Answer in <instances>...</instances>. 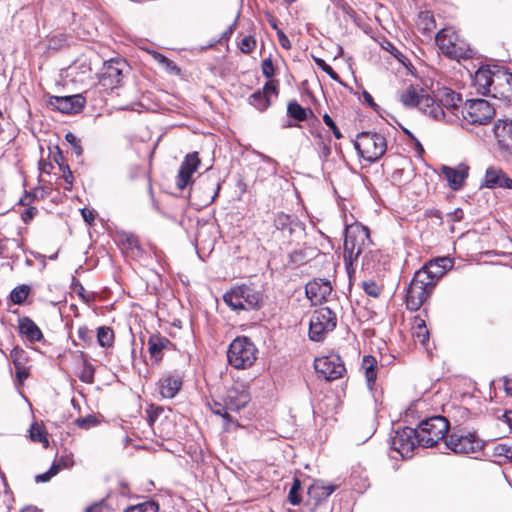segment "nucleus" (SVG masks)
Instances as JSON below:
<instances>
[{"label":"nucleus","mask_w":512,"mask_h":512,"mask_svg":"<svg viewBox=\"0 0 512 512\" xmlns=\"http://www.w3.org/2000/svg\"><path fill=\"white\" fill-rule=\"evenodd\" d=\"M435 260L444 274L453 267V260L449 257H440Z\"/></svg>","instance_id":"obj_53"},{"label":"nucleus","mask_w":512,"mask_h":512,"mask_svg":"<svg viewBox=\"0 0 512 512\" xmlns=\"http://www.w3.org/2000/svg\"><path fill=\"white\" fill-rule=\"evenodd\" d=\"M418 444V435L416 429L404 427L396 431L392 438V448L403 458H410Z\"/></svg>","instance_id":"obj_15"},{"label":"nucleus","mask_w":512,"mask_h":512,"mask_svg":"<svg viewBox=\"0 0 512 512\" xmlns=\"http://www.w3.org/2000/svg\"><path fill=\"white\" fill-rule=\"evenodd\" d=\"M463 120L472 125H486L495 115L493 106L484 99H471L461 108Z\"/></svg>","instance_id":"obj_10"},{"label":"nucleus","mask_w":512,"mask_h":512,"mask_svg":"<svg viewBox=\"0 0 512 512\" xmlns=\"http://www.w3.org/2000/svg\"><path fill=\"white\" fill-rule=\"evenodd\" d=\"M10 357L13 361L15 369H19L21 365H24L26 360L25 351L19 347H15L11 350Z\"/></svg>","instance_id":"obj_42"},{"label":"nucleus","mask_w":512,"mask_h":512,"mask_svg":"<svg viewBox=\"0 0 512 512\" xmlns=\"http://www.w3.org/2000/svg\"><path fill=\"white\" fill-rule=\"evenodd\" d=\"M504 387L506 392L512 395V379L505 380Z\"/></svg>","instance_id":"obj_64"},{"label":"nucleus","mask_w":512,"mask_h":512,"mask_svg":"<svg viewBox=\"0 0 512 512\" xmlns=\"http://www.w3.org/2000/svg\"><path fill=\"white\" fill-rule=\"evenodd\" d=\"M87 512H113V510L103 502H100L89 507Z\"/></svg>","instance_id":"obj_55"},{"label":"nucleus","mask_w":512,"mask_h":512,"mask_svg":"<svg viewBox=\"0 0 512 512\" xmlns=\"http://www.w3.org/2000/svg\"><path fill=\"white\" fill-rule=\"evenodd\" d=\"M158 504L153 501H146L135 506L128 507L125 512H158Z\"/></svg>","instance_id":"obj_39"},{"label":"nucleus","mask_w":512,"mask_h":512,"mask_svg":"<svg viewBox=\"0 0 512 512\" xmlns=\"http://www.w3.org/2000/svg\"><path fill=\"white\" fill-rule=\"evenodd\" d=\"M261 92L265 93L267 98H269L270 95H272V94L277 95V86H276L275 82L274 81L267 82L264 85L263 90Z\"/></svg>","instance_id":"obj_54"},{"label":"nucleus","mask_w":512,"mask_h":512,"mask_svg":"<svg viewBox=\"0 0 512 512\" xmlns=\"http://www.w3.org/2000/svg\"><path fill=\"white\" fill-rule=\"evenodd\" d=\"M65 139L68 143H70L71 145H74L75 143L79 142L80 140L76 137L75 134H73L72 132H68L66 135H65Z\"/></svg>","instance_id":"obj_62"},{"label":"nucleus","mask_w":512,"mask_h":512,"mask_svg":"<svg viewBox=\"0 0 512 512\" xmlns=\"http://www.w3.org/2000/svg\"><path fill=\"white\" fill-rule=\"evenodd\" d=\"M147 345L151 358L155 362H159L162 360L163 350L168 349L172 343L164 336L153 334L149 337Z\"/></svg>","instance_id":"obj_26"},{"label":"nucleus","mask_w":512,"mask_h":512,"mask_svg":"<svg viewBox=\"0 0 512 512\" xmlns=\"http://www.w3.org/2000/svg\"><path fill=\"white\" fill-rule=\"evenodd\" d=\"M417 272H424L427 276H429V280H431V285L433 287H435L437 281L444 275L435 259L429 261L422 269L418 270Z\"/></svg>","instance_id":"obj_31"},{"label":"nucleus","mask_w":512,"mask_h":512,"mask_svg":"<svg viewBox=\"0 0 512 512\" xmlns=\"http://www.w3.org/2000/svg\"><path fill=\"white\" fill-rule=\"evenodd\" d=\"M29 287L27 285H20L14 288L10 294V299L14 304H23L29 295Z\"/></svg>","instance_id":"obj_36"},{"label":"nucleus","mask_w":512,"mask_h":512,"mask_svg":"<svg viewBox=\"0 0 512 512\" xmlns=\"http://www.w3.org/2000/svg\"><path fill=\"white\" fill-rule=\"evenodd\" d=\"M19 330L31 342L40 341L43 337L40 328L28 317L20 319Z\"/></svg>","instance_id":"obj_28"},{"label":"nucleus","mask_w":512,"mask_h":512,"mask_svg":"<svg viewBox=\"0 0 512 512\" xmlns=\"http://www.w3.org/2000/svg\"><path fill=\"white\" fill-rule=\"evenodd\" d=\"M30 438L34 442L43 443L44 447H48L49 441L41 426L33 424L30 428Z\"/></svg>","instance_id":"obj_38"},{"label":"nucleus","mask_w":512,"mask_h":512,"mask_svg":"<svg viewBox=\"0 0 512 512\" xmlns=\"http://www.w3.org/2000/svg\"><path fill=\"white\" fill-rule=\"evenodd\" d=\"M287 114L297 121H304L307 118L306 110L296 101L289 102L287 106Z\"/></svg>","instance_id":"obj_35"},{"label":"nucleus","mask_w":512,"mask_h":512,"mask_svg":"<svg viewBox=\"0 0 512 512\" xmlns=\"http://www.w3.org/2000/svg\"><path fill=\"white\" fill-rule=\"evenodd\" d=\"M16 374L20 379L28 377V372L26 371L24 365H21L19 369H16Z\"/></svg>","instance_id":"obj_63"},{"label":"nucleus","mask_w":512,"mask_h":512,"mask_svg":"<svg viewBox=\"0 0 512 512\" xmlns=\"http://www.w3.org/2000/svg\"><path fill=\"white\" fill-rule=\"evenodd\" d=\"M363 289L366 294L372 297H378L380 295V287L373 281L363 282Z\"/></svg>","instance_id":"obj_46"},{"label":"nucleus","mask_w":512,"mask_h":512,"mask_svg":"<svg viewBox=\"0 0 512 512\" xmlns=\"http://www.w3.org/2000/svg\"><path fill=\"white\" fill-rule=\"evenodd\" d=\"M445 447L455 454H475L482 450L484 443L474 433L452 432L445 438Z\"/></svg>","instance_id":"obj_11"},{"label":"nucleus","mask_w":512,"mask_h":512,"mask_svg":"<svg viewBox=\"0 0 512 512\" xmlns=\"http://www.w3.org/2000/svg\"><path fill=\"white\" fill-rule=\"evenodd\" d=\"M412 329L415 341L425 345L429 340V331L426 327L425 321L420 317H415Z\"/></svg>","instance_id":"obj_30"},{"label":"nucleus","mask_w":512,"mask_h":512,"mask_svg":"<svg viewBox=\"0 0 512 512\" xmlns=\"http://www.w3.org/2000/svg\"><path fill=\"white\" fill-rule=\"evenodd\" d=\"M496 68L498 66H494L491 68L490 66H481L475 73L473 78V84L476 87V90L479 94L484 96H491L494 86V79L496 76Z\"/></svg>","instance_id":"obj_18"},{"label":"nucleus","mask_w":512,"mask_h":512,"mask_svg":"<svg viewBox=\"0 0 512 512\" xmlns=\"http://www.w3.org/2000/svg\"><path fill=\"white\" fill-rule=\"evenodd\" d=\"M434 287L424 272H416L406 293V306L411 311H417L430 297Z\"/></svg>","instance_id":"obj_8"},{"label":"nucleus","mask_w":512,"mask_h":512,"mask_svg":"<svg viewBox=\"0 0 512 512\" xmlns=\"http://www.w3.org/2000/svg\"><path fill=\"white\" fill-rule=\"evenodd\" d=\"M436 43L439 50L446 57L459 60L472 57L469 44L452 27L441 29L436 35Z\"/></svg>","instance_id":"obj_3"},{"label":"nucleus","mask_w":512,"mask_h":512,"mask_svg":"<svg viewBox=\"0 0 512 512\" xmlns=\"http://www.w3.org/2000/svg\"><path fill=\"white\" fill-rule=\"evenodd\" d=\"M301 489V482L299 479H294L292 487L289 491L288 499L292 505H299L301 503V497L299 490Z\"/></svg>","instance_id":"obj_41"},{"label":"nucleus","mask_w":512,"mask_h":512,"mask_svg":"<svg viewBox=\"0 0 512 512\" xmlns=\"http://www.w3.org/2000/svg\"><path fill=\"white\" fill-rule=\"evenodd\" d=\"M97 341L101 347L108 348L114 343V331L107 326L99 327L97 330Z\"/></svg>","instance_id":"obj_32"},{"label":"nucleus","mask_w":512,"mask_h":512,"mask_svg":"<svg viewBox=\"0 0 512 512\" xmlns=\"http://www.w3.org/2000/svg\"><path fill=\"white\" fill-rule=\"evenodd\" d=\"M261 68L266 78H271L274 75V65L270 58H266L262 61Z\"/></svg>","instance_id":"obj_51"},{"label":"nucleus","mask_w":512,"mask_h":512,"mask_svg":"<svg viewBox=\"0 0 512 512\" xmlns=\"http://www.w3.org/2000/svg\"><path fill=\"white\" fill-rule=\"evenodd\" d=\"M314 368L320 376L328 381L339 379L346 372V368L340 357L333 354L316 358Z\"/></svg>","instance_id":"obj_14"},{"label":"nucleus","mask_w":512,"mask_h":512,"mask_svg":"<svg viewBox=\"0 0 512 512\" xmlns=\"http://www.w3.org/2000/svg\"><path fill=\"white\" fill-rule=\"evenodd\" d=\"M152 55H153V58L160 65H162L167 71L174 73V74H179L180 69L177 67V65L172 60L168 59L166 56H164L158 52H153Z\"/></svg>","instance_id":"obj_37"},{"label":"nucleus","mask_w":512,"mask_h":512,"mask_svg":"<svg viewBox=\"0 0 512 512\" xmlns=\"http://www.w3.org/2000/svg\"><path fill=\"white\" fill-rule=\"evenodd\" d=\"M336 486L332 484H325L323 481H315L308 489L310 499L314 500L316 504L326 500L335 490Z\"/></svg>","instance_id":"obj_27"},{"label":"nucleus","mask_w":512,"mask_h":512,"mask_svg":"<svg viewBox=\"0 0 512 512\" xmlns=\"http://www.w3.org/2000/svg\"><path fill=\"white\" fill-rule=\"evenodd\" d=\"M274 225L277 230L287 233L289 236L294 234L301 235L304 232L302 223L295 216L285 213H279L276 215Z\"/></svg>","instance_id":"obj_22"},{"label":"nucleus","mask_w":512,"mask_h":512,"mask_svg":"<svg viewBox=\"0 0 512 512\" xmlns=\"http://www.w3.org/2000/svg\"><path fill=\"white\" fill-rule=\"evenodd\" d=\"M10 243H16V241L15 240H9V239L0 240V258H7L8 257L7 250H8V245Z\"/></svg>","instance_id":"obj_57"},{"label":"nucleus","mask_w":512,"mask_h":512,"mask_svg":"<svg viewBox=\"0 0 512 512\" xmlns=\"http://www.w3.org/2000/svg\"><path fill=\"white\" fill-rule=\"evenodd\" d=\"M387 51H389L392 55H394L397 59H399V56L401 53L398 51V49L391 43L387 42V46L384 47Z\"/></svg>","instance_id":"obj_60"},{"label":"nucleus","mask_w":512,"mask_h":512,"mask_svg":"<svg viewBox=\"0 0 512 512\" xmlns=\"http://www.w3.org/2000/svg\"><path fill=\"white\" fill-rule=\"evenodd\" d=\"M494 455L512 461V444L499 443L494 448Z\"/></svg>","instance_id":"obj_40"},{"label":"nucleus","mask_w":512,"mask_h":512,"mask_svg":"<svg viewBox=\"0 0 512 512\" xmlns=\"http://www.w3.org/2000/svg\"><path fill=\"white\" fill-rule=\"evenodd\" d=\"M323 121L331 129V131L336 139H341L343 137V135H342L341 131L339 130V128L337 127L336 123L327 113H325L323 115Z\"/></svg>","instance_id":"obj_47"},{"label":"nucleus","mask_w":512,"mask_h":512,"mask_svg":"<svg viewBox=\"0 0 512 512\" xmlns=\"http://www.w3.org/2000/svg\"><path fill=\"white\" fill-rule=\"evenodd\" d=\"M81 215L84 219V221L89 224V225H92L93 222H94V219H95V212L93 210H89L87 208H83L81 210Z\"/></svg>","instance_id":"obj_56"},{"label":"nucleus","mask_w":512,"mask_h":512,"mask_svg":"<svg viewBox=\"0 0 512 512\" xmlns=\"http://www.w3.org/2000/svg\"><path fill=\"white\" fill-rule=\"evenodd\" d=\"M255 46L256 41L252 36H245L239 44L240 50L246 54L252 52Z\"/></svg>","instance_id":"obj_44"},{"label":"nucleus","mask_w":512,"mask_h":512,"mask_svg":"<svg viewBox=\"0 0 512 512\" xmlns=\"http://www.w3.org/2000/svg\"><path fill=\"white\" fill-rule=\"evenodd\" d=\"M372 241L369 229L360 223L347 226L344 240V264L349 277L354 273L353 263L362 256V264L370 267L373 257Z\"/></svg>","instance_id":"obj_2"},{"label":"nucleus","mask_w":512,"mask_h":512,"mask_svg":"<svg viewBox=\"0 0 512 512\" xmlns=\"http://www.w3.org/2000/svg\"><path fill=\"white\" fill-rule=\"evenodd\" d=\"M306 295L314 304H321L331 295L332 286L328 280L314 279L306 284Z\"/></svg>","instance_id":"obj_19"},{"label":"nucleus","mask_w":512,"mask_h":512,"mask_svg":"<svg viewBox=\"0 0 512 512\" xmlns=\"http://www.w3.org/2000/svg\"><path fill=\"white\" fill-rule=\"evenodd\" d=\"M290 262L294 265H301L307 260V255L302 250H295L289 254Z\"/></svg>","instance_id":"obj_48"},{"label":"nucleus","mask_w":512,"mask_h":512,"mask_svg":"<svg viewBox=\"0 0 512 512\" xmlns=\"http://www.w3.org/2000/svg\"><path fill=\"white\" fill-rule=\"evenodd\" d=\"M251 400L249 387L243 381H234L223 398L225 407L233 412L245 408Z\"/></svg>","instance_id":"obj_13"},{"label":"nucleus","mask_w":512,"mask_h":512,"mask_svg":"<svg viewBox=\"0 0 512 512\" xmlns=\"http://www.w3.org/2000/svg\"><path fill=\"white\" fill-rule=\"evenodd\" d=\"M211 410L214 414L221 416L226 421V423L232 422V418L228 413V411L230 410L225 407L224 403L221 404L218 402H214L213 406L211 407Z\"/></svg>","instance_id":"obj_43"},{"label":"nucleus","mask_w":512,"mask_h":512,"mask_svg":"<svg viewBox=\"0 0 512 512\" xmlns=\"http://www.w3.org/2000/svg\"><path fill=\"white\" fill-rule=\"evenodd\" d=\"M127 67L126 61L120 58L110 59L104 62L99 74V84L105 90H112L118 87Z\"/></svg>","instance_id":"obj_12"},{"label":"nucleus","mask_w":512,"mask_h":512,"mask_svg":"<svg viewBox=\"0 0 512 512\" xmlns=\"http://www.w3.org/2000/svg\"><path fill=\"white\" fill-rule=\"evenodd\" d=\"M317 65L326 72L332 79L337 80L338 74L333 70V68L328 65L324 60L322 59H316Z\"/></svg>","instance_id":"obj_52"},{"label":"nucleus","mask_w":512,"mask_h":512,"mask_svg":"<svg viewBox=\"0 0 512 512\" xmlns=\"http://www.w3.org/2000/svg\"><path fill=\"white\" fill-rule=\"evenodd\" d=\"M97 423L98 420L92 415L81 417L75 420V424L83 429H89L90 427L95 426Z\"/></svg>","instance_id":"obj_45"},{"label":"nucleus","mask_w":512,"mask_h":512,"mask_svg":"<svg viewBox=\"0 0 512 512\" xmlns=\"http://www.w3.org/2000/svg\"><path fill=\"white\" fill-rule=\"evenodd\" d=\"M49 104L62 113H77L85 105V99L81 95L51 96Z\"/></svg>","instance_id":"obj_20"},{"label":"nucleus","mask_w":512,"mask_h":512,"mask_svg":"<svg viewBox=\"0 0 512 512\" xmlns=\"http://www.w3.org/2000/svg\"><path fill=\"white\" fill-rule=\"evenodd\" d=\"M77 335L83 342L88 345L93 342V332L86 326L79 327L77 330Z\"/></svg>","instance_id":"obj_49"},{"label":"nucleus","mask_w":512,"mask_h":512,"mask_svg":"<svg viewBox=\"0 0 512 512\" xmlns=\"http://www.w3.org/2000/svg\"><path fill=\"white\" fill-rule=\"evenodd\" d=\"M59 471V467L58 465H52L51 468L43 473V474H39L35 477V480L36 482H47L49 481L53 476H55Z\"/></svg>","instance_id":"obj_50"},{"label":"nucleus","mask_w":512,"mask_h":512,"mask_svg":"<svg viewBox=\"0 0 512 512\" xmlns=\"http://www.w3.org/2000/svg\"><path fill=\"white\" fill-rule=\"evenodd\" d=\"M81 358L83 359V367L79 378L82 382L91 384L94 382L95 367L87 360L84 353H81Z\"/></svg>","instance_id":"obj_33"},{"label":"nucleus","mask_w":512,"mask_h":512,"mask_svg":"<svg viewBox=\"0 0 512 512\" xmlns=\"http://www.w3.org/2000/svg\"><path fill=\"white\" fill-rule=\"evenodd\" d=\"M449 430V422L443 416H434L422 421L416 429L418 445L433 447L445 438Z\"/></svg>","instance_id":"obj_7"},{"label":"nucleus","mask_w":512,"mask_h":512,"mask_svg":"<svg viewBox=\"0 0 512 512\" xmlns=\"http://www.w3.org/2000/svg\"><path fill=\"white\" fill-rule=\"evenodd\" d=\"M336 323V314L329 307L316 309L309 322V338L322 341L327 333L334 330Z\"/></svg>","instance_id":"obj_9"},{"label":"nucleus","mask_w":512,"mask_h":512,"mask_svg":"<svg viewBox=\"0 0 512 512\" xmlns=\"http://www.w3.org/2000/svg\"><path fill=\"white\" fill-rule=\"evenodd\" d=\"M257 352L256 346L248 337H237L229 346L228 362L236 369H247L257 359Z\"/></svg>","instance_id":"obj_5"},{"label":"nucleus","mask_w":512,"mask_h":512,"mask_svg":"<svg viewBox=\"0 0 512 512\" xmlns=\"http://www.w3.org/2000/svg\"><path fill=\"white\" fill-rule=\"evenodd\" d=\"M182 387V379L176 375H165L158 381V389L163 398L171 399Z\"/></svg>","instance_id":"obj_25"},{"label":"nucleus","mask_w":512,"mask_h":512,"mask_svg":"<svg viewBox=\"0 0 512 512\" xmlns=\"http://www.w3.org/2000/svg\"><path fill=\"white\" fill-rule=\"evenodd\" d=\"M483 186L494 189V188H508L512 189V179L501 170L494 167H490L486 170Z\"/></svg>","instance_id":"obj_23"},{"label":"nucleus","mask_w":512,"mask_h":512,"mask_svg":"<svg viewBox=\"0 0 512 512\" xmlns=\"http://www.w3.org/2000/svg\"><path fill=\"white\" fill-rule=\"evenodd\" d=\"M72 146V152L77 156V157H80L82 154H83V148L80 144V141L75 143L74 145H71Z\"/></svg>","instance_id":"obj_61"},{"label":"nucleus","mask_w":512,"mask_h":512,"mask_svg":"<svg viewBox=\"0 0 512 512\" xmlns=\"http://www.w3.org/2000/svg\"><path fill=\"white\" fill-rule=\"evenodd\" d=\"M468 166L465 164H460L457 167H442V174L448 182V185L453 190H459L463 184L465 179L468 176Z\"/></svg>","instance_id":"obj_24"},{"label":"nucleus","mask_w":512,"mask_h":512,"mask_svg":"<svg viewBox=\"0 0 512 512\" xmlns=\"http://www.w3.org/2000/svg\"><path fill=\"white\" fill-rule=\"evenodd\" d=\"M37 212V209L34 208V207H29L27 208L23 213H22V219L24 222H28L30 220H32L35 216Z\"/></svg>","instance_id":"obj_58"},{"label":"nucleus","mask_w":512,"mask_h":512,"mask_svg":"<svg viewBox=\"0 0 512 512\" xmlns=\"http://www.w3.org/2000/svg\"><path fill=\"white\" fill-rule=\"evenodd\" d=\"M277 36H278V41H279L280 45L284 49H289L291 44H290L288 37L282 31H278Z\"/></svg>","instance_id":"obj_59"},{"label":"nucleus","mask_w":512,"mask_h":512,"mask_svg":"<svg viewBox=\"0 0 512 512\" xmlns=\"http://www.w3.org/2000/svg\"><path fill=\"white\" fill-rule=\"evenodd\" d=\"M354 147L360 157L368 162L381 158L387 149V142L382 134L376 132H361L357 135Z\"/></svg>","instance_id":"obj_6"},{"label":"nucleus","mask_w":512,"mask_h":512,"mask_svg":"<svg viewBox=\"0 0 512 512\" xmlns=\"http://www.w3.org/2000/svg\"><path fill=\"white\" fill-rule=\"evenodd\" d=\"M249 103L258 110L263 111L270 106V99L259 90L249 97Z\"/></svg>","instance_id":"obj_34"},{"label":"nucleus","mask_w":512,"mask_h":512,"mask_svg":"<svg viewBox=\"0 0 512 512\" xmlns=\"http://www.w3.org/2000/svg\"><path fill=\"white\" fill-rule=\"evenodd\" d=\"M401 103L406 107H417L435 121L452 123L458 118L462 98L450 88L442 87L432 97L421 87L410 85L400 95Z\"/></svg>","instance_id":"obj_1"},{"label":"nucleus","mask_w":512,"mask_h":512,"mask_svg":"<svg viewBox=\"0 0 512 512\" xmlns=\"http://www.w3.org/2000/svg\"><path fill=\"white\" fill-rule=\"evenodd\" d=\"M362 370L364 371L365 378L367 381L368 388L370 390L373 389V385L375 384L377 378V360L375 357L367 355L363 357Z\"/></svg>","instance_id":"obj_29"},{"label":"nucleus","mask_w":512,"mask_h":512,"mask_svg":"<svg viewBox=\"0 0 512 512\" xmlns=\"http://www.w3.org/2000/svg\"><path fill=\"white\" fill-rule=\"evenodd\" d=\"M498 144L505 151L512 153V120L499 119L493 127Z\"/></svg>","instance_id":"obj_21"},{"label":"nucleus","mask_w":512,"mask_h":512,"mask_svg":"<svg viewBox=\"0 0 512 512\" xmlns=\"http://www.w3.org/2000/svg\"><path fill=\"white\" fill-rule=\"evenodd\" d=\"M200 163L197 152L185 156L176 177V185L180 190L185 189L192 182V175L197 171Z\"/></svg>","instance_id":"obj_17"},{"label":"nucleus","mask_w":512,"mask_h":512,"mask_svg":"<svg viewBox=\"0 0 512 512\" xmlns=\"http://www.w3.org/2000/svg\"><path fill=\"white\" fill-rule=\"evenodd\" d=\"M492 97L512 103V73L503 67L496 68Z\"/></svg>","instance_id":"obj_16"},{"label":"nucleus","mask_w":512,"mask_h":512,"mask_svg":"<svg viewBox=\"0 0 512 512\" xmlns=\"http://www.w3.org/2000/svg\"><path fill=\"white\" fill-rule=\"evenodd\" d=\"M224 302L232 310H254L259 308L262 295L254 288L242 284L232 287L223 295Z\"/></svg>","instance_id":"obj_4"}]
</instances>
